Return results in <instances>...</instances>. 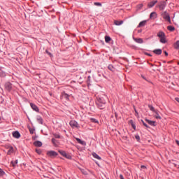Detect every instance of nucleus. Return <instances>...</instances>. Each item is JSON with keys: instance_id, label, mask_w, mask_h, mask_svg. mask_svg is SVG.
I'll use <instances>...</instances> for the list:
<instances>
[{"instance_id": "obj_10", "label": "nucleus", "mask_w": 179, "mask_h": 179, "mask_svg": "<svg viewBox=\"0 0 179 179\" xmlns=\"http://www.w3.org/2000/svg\"><path fill=\"white\" fill-rule=\"evenodd\" d=\"M31 109H33V110H34V111H36V112L39 111V109L38 108V107L36 106V105L34 104V103H31Z\"/></svg>"}, {"instance_id": "obj_28", "label": "nucleus", "mask_w": 179, "mask_h": 179, "mask_svg": "<svg viewBox=\"0 0 179 179\" xmlns=\"http://www.w3.org/2000/svg\"><path fill=\"white\" fill-rule=\"evenodd\" d=\"M5 175V172H3V169H0V176H3Z\"/></svg>"}, {"instance_id": "obj_37", "label": "nucleus", "mask_w": 179, "mask_h": 179, "mask_svg": "<svg viewBox=\"0 0 179 179\" xmlns=\"http://www.w3.org/2000/svg\"><path fill=\"white\" fill-rule=\"evenodd\" d=\"M162 51L160 49L157 50V55H160Z\"/></svg>"}, {"instance_id": "obj_25", "label": "nucleus", "mask_w": 179, "mask_h": 179, "mask_svg": "<svg viewBox=\"0 0 179 179\" xmlns=\"http://www.w3.org/2000/svg\"><path fill=\"white\" fill-rule=\"evenodd\" d=\"M108 70L111 71L112 72H113L115 71V68H113V66L112 64L108 65Z\"/></svg>"}, {"instance_id": "obj_18", "label": "nucleus", "mask_w": 179, "mask_h": 179, "mask_svg": "<svg viewBox=\"0 0 179 179\" xmlns=\"http://www.w3.org/2000/svg\"><path fill=\"white\" fill-rule=\"evenodd\" d=\"M92 157H94V158H95V159H96L98 160H101V158L98 155V154H96L95 152L92 153Z\"/></svg>"}, {"instance_id": "obj_27", "label": "nucleus", "mask_w": 179, "mask_h": 179, "mask_svg": "<svg viewBox=\"0 0 179 179\" xmlns=\"http://www.w3.org/2000/svg\"><path fill=\"white\" fill-rule=\"evenodd\" d=\"M167 29L169 30V31H174V27L172 26H169L167 27Z\"/></svg>"}, {"instance_id": "obj_32", "label": "nucleus", "mask_w": 179, "mask_h": 179, "mask_svg": "<svg viewBox=\"0 0 179 179\" xmlns=\"http://www.w3.org/2000/svg\"><path fill=\"white\" fill-rule=\"evenodd\" d=\"M51 142L52 143V144H54V145L55 146H56V140H55V138H52V139H51Z\"/></svg>"}, {"instance_id": "obj_20", "label": "nucleus", "mask_w": 179, "mask_h": 179, "mask_svg": "<svg viewBox=\"0 0 179 179\" xmlns=\"http://www.w3.org/2000/svg\"><path fill=\"white\" fill-rule=\"evenodd\" d=\"M12 153H13V148L10 147V148H8V150L7 151V155H11Z\"/></svg>"}, {"instance_id": "obj_30", "label": "nucleus", "mask_w": 179, "mask_h": 179, "mask_svg": "<svg viewBox=\"0 0 179 179\" xmlns=\"http://www.w3.org/2000/svg\"><path fill=\"white\" fill-rule=\"evenodd\" d=\"M90 121H91L92 122H93V123H96V124L98 123V120H95V119H93V118L90 119Z\"/></svg>"}, {"instance_id": "obj_5", "label": "nucleus", "mask_w": 179, "mask_h": 179, "mask_svg": "<svg viewBox=\"0 0 179 179\" xmlns=\"http://www.w3.org/2000/svg\"><path fill=\"white\" fill-rule=\"evenodd\" d=\"M69 126H71V127L77 128L78 127V123H77V122L75 120H72L69 122Z\"/></svg>"}, {"instance_id": "obj_42", "label": "nucleus", "mask_w": 179, "mask_h": 179, "mask_svg": "<svg viewBox=\"0 0 179 179\" xmlns=\"http://www.w3.org/2000/svg\"><path fill=\"white\" fill-rule=\"evenodd\" d=\"M136 141H139L141 139V138L139 137V136L136 135Z\"/></svg>"}, {"instance_id": "obj_36", "label": "nucleus", "mask_w": 179, "mask_h": 179, "mask_svg": "<svg viewBox=\"0 0 179 179\" xmlns=\"http://www.w3.org/2000/svg\"><path fill=\"white\" fill-rule=\"evenodd\" d=\"M36 153H38V155H41V151L39 149H36Z\"/></svg>"}, {"instance_id": "obj_52", "label": "nucleus", "mask_w": 179, "mask_h": 179, "mask_svg": "<svg viewBox=\"0 0 179 179\" xmlns=\"http://www.w3.org/2000/svg\"><path fill=\"white\" fill-rule=\"evenodd\" d=\"M157 119H160V117L157 116Z\"/></svg>"}, {"instance_id": "obj_9", "label": "nucleus", "mask_w": 179, "mask_h": 179, "mask_svg": "<svg viewBox=\"0 0 179 179\" xmlns=\"http://www.w3.org/2000/svg\"><path fill=\"white\" fill-rule=\"evenodd\" d=\"M12 136H13V138H20L21 135L20 134V133H18V131H15L12 133Z\"/></svg>"}, {"instance_id": "obj_17", "label": "nucleus", "mask_w": 179, "mask_h": 179, "mask_svg": "<svg viewBox=\"0 0 179 179\" xmlns=\"http://www.w3.org/2000/svg\"><path fill=\"white\" fill-rule=\"evenodd\" d=\"M76 141H77V142H78L79 144H80L83 146H85V141H83L80 138H76Z\"/></svg>"}, {"instance_id": "obj_16", "label": "nucleus", "mask_w": 179, "mask_h": 179, "mask_svg": "<svg viewBox=\"0 0 179 179\" xmlns=\"http://www.w3.org/2000/svg\"><path fill=\"white\" fill-rule=\"evenodd\" d=\"M76 141H77V142H78L79 144H80L83 146H85V141H83L80 138H76Z\"/></svg>"}, {"instance_id": "obj_24", "label": "nucleus", "mask_w": 179, "mask_h": 179, "mask_svg": "<svg viewBox=\"0 0 179 179\" xmlns=\"http://www.w3.org/2000/svg\"><path fill=\"white\" fill-rule=\"evenodd\" d=\"M59 155H62V156H65V155H68L69 154L66 153L65 151L64 150H59Z\"/></svg>"}, {"instance_id": "obj_6", "label": "nucleus", "mask_w": 179, "mask_h": 179, "mask_svg": "<svg viewBox=\"0 0 179 179\" xmlns=\"http://www.w3.org/2000/svg\"><path fill=\"white\" fill-rule=\"evenodd\" d=\"M5 88L6 89L7 91H10L12 89V85L10 83H6L5 84Z\"/></svg>"}, {"instance_id": "obj_45", "label": "nucleus", "mask_w": 179, "mask_h": 179, "mask_svg": "<svg viewBox=\"0 0 179 179\" xmlns=\"http://www.w3.org/2000/svg\"><path fill=\"white\" fill-rule=\"evenodd\" d=\"M120 179H124L122 175H120Z\"/></svg>"}, {"instance_id": "obj_38", "label": "nucleus", "mask_w": 179, "mask_h": 179, "mask_svg": "<svg viewBox=\"0 0 179 179\" xmlns=\"http://www.w3.org/2000/svg\"><path fill=\"white\" fill-rule=\"evenodd\" d=\"M45 52L46 53V54H48V55H49V56H52V55H51V53L49 52V51H48V50H46V51H45Z\"/></svg>"}, {"instance_id": "obj_22", "label": "nucleus", "mask_w": 179, "mask_h": 179, "mask_svg": "<svg viewBox=\"0 0 179 179\" xmlns=\"http://www.w3.org/2000/svg\"><path fill=\"white\" fill-rule=\"evenodd\" d=\"M111 41V38L108 36H105V42L106 43H109Z\"/></svg>"}, {"instance_id": "obj_29", "label": "nucleus", "mask_w": 179, "mask_h": 179, "mask_svg": "<svg viewBox=\"0 0 179 179\" xmlns=\"http://www.w3.org/2000/svg\"><path fill=\"white\" fill-rule=\"evenodd\" d=\"M97 105H98V108H99L103 109V105H105V104L99 103V104H97Z\"/></svg>"}, {"instance_id": "obj_54", "label": "nucleus", "mask_w": 179, "mask_h": 179, "mask_svg": "<svg viewBox=\"0 0 179 179\" xmlns=\"http://www.w3.org/2000/svg\"><path fill=\"white\" fill-rule=\"evenodd\" d=\"M178 65H179V63H178Z\"/></svg>"}, {"instance_id": "obj_1", "label": "nucleus", "mask_w": 179, "mask_h": 179, "mask_svg": "<svg viewBox=\"0 0 179 179\" xmlns=\"http://www.w3.org/2000/svg\"><path fill=\"white\" fill-rule=\"evenodd\" d=\"M157 37H159V43H167V41L166 39V34H165V33L159 31V33H157Z\"/></svg>"}, {"instance_id": "obj_33", "label": "nucleus", "mask_w": 179, "mask_h": 179, "mask_svg": "<svg viewBox=\"0 0 179 179\" xmlns=\"http://www.w3.org/2000/svg\"><path fill=\"white\" fill-rule=\"evenodd\" d=\"M175 48H176V49H179V41H177V43H176Z\"/></svg>"}, {"instance_id": "obj_15", "label": "nucleus", "mask_w": 179, "mask_h": 179, "mask_svg": "<svg viewBox=\"0 0 179 179\" xmlns=\"http://www.w3.org/2000/svg\"><path fill=\"white\" fill-rule=\"evenodd\" d=\"M33 144L34 145V146L38 147V148L41 147V145H43L41 141H36V142L33 143Z\"/></svg>"}, {"instance_id": "obj_2", "label": "nucleus", "mask_w": 179, "mask_h": 179, "mask_svg": "<svg viewBox=\"0 0 179 179\" xmlns=\"http://www.w3.org/2000/svg\"><path fill=\"white\" fill-rule=\"evenodd\" d=\"M166 1H167V0L159 1V4H158V8H159V11H163L164 10H165V8L166 6Z\"/></svg>"}, {"instance_id": "obj_53", "label": "nucleus", "mask_w": 179, "mask_h": 179, "mask_svg": "<svg viewBox=\"0 0 179 179\" xmlns=\"http://www.w3.org/2000/svg\"><path fill=\"white\" fill-rule=\"evenodd\" d=\"M152 70H153V71H156V69H152Z\"/></svg>"}, {"instance_id": "obj_26", "label": "nucleus", "mask_w": 179, "mask_h": 179, "mask_svg": "<svg viewBox=\"0 0 179 179\" xmlns=\"http://www.w3.org/2000/svg\"><path fill=\"white\" fill-rule=\"evenodd\" d=\"M16 164H17V159L15 160V162L13 161L11 162L12 166L15 167Z\"/></svg>"}, {"instance_id": "obj_14", "label": "nucleus", "mask_w": 179, "mask_h": 179, "mask_svg": "<svg viewBox=\"0 0 179 179\" xmlns=\"http://www.w3.org/2000/svg\"><path fill=\"white\" fill-rule=\"evenodd\" d=\"M106 102L105 100H103L102 98H100L98 99V101H96V104H105Z\"/></svg>"}, {"instance_id": "obj_19", "label": "nucleus", "mask_w": 179, "mask_h": 179, "mask_svg": "<svg viewBox=\"0 0 179 179\" xmlns=\"http://www.w3.org/2000/svg\"><path fill=\"white\" fill-rule=\"evenodd\" d=\"M157 1H151L149 3V4H148V7L149 8H152L155 4H156Z\"/></svg>"}, {"instance_id": "obj_23", "label": "nucleus", "mask_w": 179, "mask_h": 179, "mask_svg": "<svg viewBox=\"0 0 179 179\" xmlns=\"http://www.w3.org/2000/svg\"><path fill=\"white\" fill-rule=\"evenodd\" d=\"M36 121H38V123L43 124V119H41V117H36Z\"/></svg>"}, {"instance_id": "obj_48", "label": "nucleus", "mask_w": 179, "mask_h": 179, "mask_svg": "<svg viewBox=\"0 0 179 179\" xmlns=\"http://www.w3.org/2000/svg\"><path fill=\"white\" fill-rule=\"evenodd\" d=\"M165 56L166 57L169 56V54L167 53V52H165Z\"/></svg>"}, {"instance_id": "obj_35", "label": "nucleus", "mask_w": 179, "mask_h": 179, "mask_svg": "<svg viewBox=\"0 0 179 179\" xmlns=\"http://www.w3.org/2000/svg\"><path fill=\"white\" fill-rule=\"evenodd\" d=\"M29 132L31 133V134H34V129H29Z\"/></svg>"}, {"instance_id": "obj_51", "label": "nucleus", "mask_w": 179, "mask_h": 179, "mask_svg": "<svg viewBox=\"0 0 179 179\" xmlns=\"http://www.w3.org/2000/svg\"><path fill=\"white\" fill-rule=\"evenodd\" d=\"M146 55L151 57L150 54L145 53Z\"/></svg>"}, {"instance_id": "obj_34", "label": "nucleus", "mask_w": 179, "mask_h": 179, "mask_svg": "<svg viewBox=\"0 0 179 179\" xmlns=\"http://www.w3.org/2000/svg\"><path fill=\"white\" fill-rule=\"evenodd\" d=\"M94 5L97 6H101V3H98V2L94 3Z\"/></svg>"}, {"instance_id": "obj_39", "label": "nucleus", "mask_w": 179, "mask_h": 179, "mask_svg": "<svg viewBox=\"0 0 179 179\" xmlns=\"http://www.w3.org/2000/svg\"><path fill=\"white\" fill-rule=\"evenodd\" d=\"M149 108H150V110L154 111V107H152V106H149Z\"/></svg>"}, {"instance_id": "obj_7", "label": "nucleus", "mask_w": 179, "mask_h": 179, "mask_svg": "<svg viewBox=\"0 0 179 179\" xmlns=\"http://www.w3.org/2000/svg\"><path fill=\"white\" fill-rule=\"evenodd\" d=\"M61 98L69 100V95L68 94H66L65 92H62L61 93Z\"/></svg>"}, {"instance_id": "obj_8", "label": "nucleus", "mask_w": 179, "mask_h": 179, "mask_svg": "<svg viewBox=\"0 0 179 179\" xmlns=\"http://www.w3.org/2000/svg\"><path fill=\"white\" fill-rule=\"evenodd\" d=\"M113 24L116 26H121L123 24L122 20H115L113 21Z\"/></svg>"}, {"instance_id": "obj_46", "label": "nucleus", "mask_w": 179, "mask_h": 179, "mask_svg": "<svg viewBox=\"0 0 179 179\" xmlns=\"http://www.w3.org/2000/svg\"><path fill=\"white\" fill-rule=\"evenodd\" d=\"M143 124L144 125V127L148 128V125L145 123H144L143 122Z\"/></svg>"}, {"instance_id": "obj_21", "label": "nucleus", "mask_w": 179, "mask_h": 179, "mask_svg": "<svg viewBox=\"0 0 179 179\" xmlns=\"http://www.w3.org/2000/svg\"><path fill=\"white\" fill-rule=\"evenodd\" d=\"M146 21H141V23H139V25H138V27H143L145 26Z\"/></svg>"}, {"instance_id": "obj_43", "label": "nucleus", "mask_w": 179, "mask_h": 179, "mask_svg": "<svg viewBox=\"0 0 179 179\" xmlns=\"http://www.w3.org/2000/svg\"><path fill=\"white\" fill-rule=\"evenodd\" d=\"M141 168L142 169H146V166H144V165H141Z\"/></svg>"}, {"instance_id": "obj_47", "label": "nucleus", "mask_w": 179, "mask_h": 179, "mask_svg": "<svg viewBox=\"0 0 179 179\" xmlns=\"http://www.w3.org/2000/svg\"><path fill=\"white\" fill-rule=\"evenodd\" d=\"M175 99H176V101H177V102L179 103V98H176Z\"/></svg>"}, {"instance_id": "obj_11", "label": "nucleus", "mask_w": 179, "mask_h": 179, "mask_svg": "<svg viewBox=\"0 0 179 179\" xmlns=\"http://www.w3.org/2000/svg\"><path fill=\"white\" fill-rule=\"evenodd\" d=\"M156 17H157V14H156L155 12L151 13L150 14V19H151V20H155Z\"/></svg>"}, {"instance_id": "obj_50", "label": "nucleus", "mask_w": 179, "mask_h": 179, "mask_svg": "<svg viewBox=\"0 0 179 179\" xmlns=\"http://www.w3.org/2000/svg\"><path fill=\"white\" fill-rule=\"evenodd\" d=\"M115 117H116V118H117V113H115Z\"/></svg>"}, {"instance_id": "obj_3", "label": "nucleus", "mask_w": 179, "mask_h": 179, "mask_svg": "<svg viewBox=\"0 0 179 179\" xmlns=\"http://www.w3.org/2000/svg\"><path fill=\"white\" fill-rule=\"evenodd\" d=\"M161 16H162V17L165 19L166 21L171 22L170 15H169V13H167L166 11L162 12Z\"/></svg>"}, {"instance_id": "obj_13", "label": "nucleus", "mask_w": 179, "mask_h": 179, "mask_svg": "<svg viewBox=\"0 0 179 179\" xmlns=\"http://www.w3.org/2000/svg\"><path fill=\"white\" fill-rule=\"evenodd\" d=\"M133 40L134 41H136V43H140L142 44L143 43V39L142 38H133Z\"/></svg>"}, {"instance_id": "obj_12", "label": "nucleus", "mask_w": 179, "mask_h": 179, "mask_svg": "<svg viewBox=\"0 0 179 179\" xmlns=\"http://www.w3.org/2000/svg\"><path fill=\"white\" fill-rule=\"evenodd\" d=\"M146 122L152 127H156V122L146 120Z\"/></svg>"}, {"instance_id": "obj_44", "label": "nucleus", "mask_w": 179, "mask_h": 179, "mask_svg": "<svg viewBox=\"0 0 179 179\" xmlns=\"http://www.w3.org/2000/svg\"><path fill=\"white\" fill-rule=\"evenodd\" d=\"M176 143H177V145L179 146V141H178V140H176Z\"/></svg>"}, {"instance_id": "obj_49", "label": "nucleus", "mask_w": 179, "mask_h": 179, "mask_svg": "<svg viewBox=\"0 0 179 179\" xmlns=\"http://www.w3.org/2000/svg\"><path fill=\"white\" fill-rule=\"evenodd\" d=\"M154 53L157 54V50H154Z\"/></svg>"}, {"instance_id": "obj_41", "label": "nucleus", "mask_w": 179, "mask_h": 179, "mask_svg": "<svg viewBox=\"0 0 179 179\" xmlns=\"http://www.w3.org/2000/svg\"><path fill=\"white\" fill-rule=\"evenodd\" d=\"M131 127L133 129H136V125L134 123H131Z\"/></svg>"}, {"instance_id": "obj_40", "label": "nucleus", "mask_w": 179, "mask_h": 179, "mask_svg": "<svg viewBox=\"0 0 179 179\" xmlns=\"http://www.w3.org/2000/svg\"><path fill=\"white\" fill-rule=\"evenodd\" d=\"M55 138H60V135H59V134H55Z\"/></svg>"}, {"instance_id": "obj_4", "label": "nucleus", "mask_w": 179, "mask_h": 179, "mask_svg": "<svg viewBox=\"0 0 179 179\" xmlns=\"http://www.w3.org/2000/svg\"><path fill=\"white\" fill-rule=\"evenodd\" d=\"M47 155L49 156V157L54 158L57 156V152L55 151H49L47 152Z\"/></svg>"}, {"instance_id": "obj_31", "label": "nucleus", "mask_w": 179, "mask_h": 179, "mask_svg": "<svg viewBox=\"0 0 179 179\" xmlns=\"http://www.w3.org/2000/svg\"><path fill=\"white\" fill-rule=\"evenodd\" d=\"M62 156H64V157H66V159H71V157L69 155H62Z\"/></svg>"}]
</instances>
